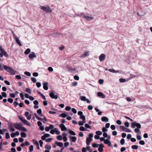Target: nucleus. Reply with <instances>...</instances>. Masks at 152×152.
Masks as SVG:
<instances>
[{
    "mask_svg": "<svg viewBox=\"0 0 152 152\" xmlns=\"http://www.w3.org/2000/svg\"><path fill=\"white\" fill-rule=\"evenodd\" d=\"M3 65L4 66V69L7 72H10L12 75H14L15 74V72L11 67L4 64H3Z\"/></svg>",
    "mask_w": 152,
    "mask_h": 152,
    "instance_id": "obj_1",
    "label": "nucleus"
},
{
    "mask_svg": "<svg viewBox=\"0 0 152 152\" xmlns=\"http://www.w3.org/2000/svg\"><path fill=\"white\" fill-rule=\"evenodd\" d=\"M40 8L43 11L48 12H51L52 11V9L49 6L45 7L41 6Z\"/></svg>",
    "mask_w": 152,
    "mask_h": 152,
    "instance_id": "obj_2",
    "label": "nucleus"
},
{
    "mask_svg": "<svg viewBox=\"0 0 152 152\" xmlns=\"http://www.w3.org/2000/svg\"><path fill=\"white\" fill-rule=\"evenodd\" d=\"M131 127L133 128H134L136 126L137 128L140 129L141 128V125L140 124L137 123L136 122H134L132 123Z\"/></svg>",
    "mask_w": 152,
    "mask_h": 152,
    "instance_id": "obj_3",
    "label": "nucleus"
},
{
    "mask_svg": "<svg viewBox=\"0 0 152 152\" xmlns=\"http://www.w3.org/2000/svg\"><path fill=\"white\" fill-rule=\"evenodd\" d=\"M19 119L23 123L26 125H27L30 126L31 124L26 119L23 118L20 116L18 117Z\"/></svg>",
    "mask_w": 152,
    "mask_h": 152,
    "instance_id": "obj_4",
    "label": "nucleus"
},
{
    "mask_svg": "<svg viewBox=\"0 0 152 152\" xmlns=\"http://www.w3.org/2000/svg\"><path fill=\"white\" fill-rule=\"evenodd\" d=\"M120 129L123 131L126 132H131L132 131L129 129L125 127L124 126H120Z\"/></svg>",
    "mask_w": 152,
    "mask_h": 152,
    "instance_id": "obj_5",
    "label": "nucleus"
},
{
    "mask_svg": "<svg viewBox=\"0 0 152 152\" xmlns=\"http://www.w3.org/2000/svg\"><path fill=\"white\" fill-rule=\"evenodd\" d=\"M14 126L16 129L20 130V128L22 126V124L21 123H15L14 124Z\"/></svg>",
    "mask_w": 152,
    "mask_h": 152,
    "instance_id": "obj_6",
    "label": "nucleus"
},
{
    "mask_svg": "<svg viewBox=\"0 0 152 152\" xmlns=\"http://www.w3.org/2000/svg\"><path fill=\"white\" fill-rule=\"evenodd\" d=\"M50 96L52 99H57V95H55V93L53 91H51L49 94Z\"/></svg>",
    "mask_w": 152,
    "mask_h": 152,
    "instance_id": "obj_7",
    "label": "nucleus"
},
{
    "mask_svg": "<svg viewBox=\"0 0 152 152\" xmlns=\"http://www.w3.org/2000/svg\"><path fill=\"white\" fill-rule=\"evenodd\" d=\"M0 51L5 57H8V55L7 52L2 48L1 46H0Z\"/></svg>",
    "mask_w": 152,
    "mask_h": 152,
    "instance_id": "obj_8",
    "label": "nucleus"
},
{
    "mask_svg": "<svg viewBox=\"0 0 152 152\" xmlns=\"http://www.w3.org/2000/svg\"><path fill=\"white\" fill-rule=\"evenodd\" d=\"M99 58L101 61H104L105 58V55L104 54H102L99 57Z\"/></svg>",
    "mask_w": 152,
    "mask_h": 152,
    "instance_id": "obj_9",
    "label": "nucleus"
},
{
    "mask_svg": "<svg viewBox=\"0 0 152 152\" xmlns=\"http://www.w3.org/2000/svg\"><path fill=\"white\" fill-rule=\"evenodd\" d=\"M99 146L98 148V151L100 152H102L103 151V148L104 147V145L102 144H101L99 145Z\"/></svg>",
    "mask_w": 152,
    "mask_h": 152,
    "instance_id": "obj_10",
    "label": "nucleus"
},
{
    "mask_svg": "<svg viewBox=\"0 0 152 152\" xmlns=\"http://www.w3.org/2000/svg\"><path fill=\"white\" fill-rule=\"evenodd\" d=\"M59 127L61 128V129L62 131H66L67 130V128L63 124H60Z\"/></svg>",
    "mask_w": 152,
    "mask_h": 152,
    "instance_id": "obj_11",
    "label": "nucleus"
},
{
    "mask_svg": "<svg viewBox=\"0 0 152 152\" xmlns=\"http://www.w3.org/2000/svg\"><path fill=\"white\" fill-rule=\"evenodd\" d=\"M58 146H59L60 147H62L61 149V150L60 151V152H62L63 150L64 149V147H63V144L62 142H58ZM59 151L58 150V152H59Z\"/></svg>",
    "mask_w": 152,
    "mask_h": 152,
    "instance_id": "obj_12",
    "label": "nucleus"
},
{
    "mask_svg": "<svg viewBox=\"0 0 152 152\" xmlns=\"http://www.w3.org/2000/svg\"><path fill=\"white\" fill-rule=\"evenodd\" d=\"M104 143L108 145V146H112L111 142L107 139L105 140V141H104Z\"/></svg>",
    "mask_w": 152,
    "mask_h": 152,
    "instance_id": "obj_13",
    "label": "nucleus"
},
{
    "mask_svg": "<svg viewBox=\"0 0 152 152\" xmlns=\"http://www.w3.org/2000/svg\"><path fill=\"white\" fill-rule=\"evenodd\" d=\"M89 52H85L84 53L81 54L80 56V58H83L87 57L89 55Z\"/></svg>",
    "mask_w": 152,
    "mask_h": 152,
    "instance_id": "obj_14",
    "label": "nucleus"
},
{
    "mask_svg": "<svg viewBox=\"0 0 152 152\" xmlns=\"http://www.w3.org/2000/svg\"><path fill=\"white\" fill-rule=\"evenodd\" d=\"M48 82H45L43 84V88L45 90H47L48 89Z\"/></svg>",
    "mask_w": 152,
    "mask_h": 152,
    "instance_id": "obj_15",
    "label": "nucleus"
},
{
    "mask_svg": "<svg viewBox=\"0 0 152 152\" xmlns=\"http://www.w3.org/2000/svg\"><path fill=\"white\" fill-rule=\"evenodd\" d=\"M29 58L30 59H32L34 58H35L36 57V55L34 52H32L31 53H30L28 56Z\"/></svg>",
    "mask_w": 152,
    "mask_h": 152,
    "instance_id": "obj_16",
    "label": "nucleus"
},
{
    "mask_svg": "<svg viewBox=\"0 0 152 152\" xmlns=\"http://www.w3.org/2000/svg\"><path fill=\"white\" fill-rule=\"evenodd\" d=\"M97 95L98 96L101 97L102 98L104 99L105 97V95L102 92L98 93Z\"/></svg>",
    "mask_w": 152,
    "mask_h": 152,
    "instance_id": "obj_17",
    "label": "nucleus"
},
{
    "mask_svg": "<svg viewBox=\"0 0 152 152\" xmlns=\"http://www.w3.org/2000/svg\"><path fill=\"white\" fill-rule=\"evenodd\" d=\"M83 18H86L88 21H90L94 19L93 17H90L88 16H86V15H84L83 16Z\"/></svg>",
    "mask_w": 152,
    "mask_h": 152,
    "instance_id": "obj_18",
    "label": "nucleus"
},
{
    "mask_svg": "<svg viewBox=\"0 0 152 152\" xmlns=\"http://www.w3.org/2000/svg\"><path fill=\"white\" fill-rule=\"evenodd\" d=\"M101 120L103 122H107L109 120L106 117L103 116L101 118Z\"/></svg>",
    "mask_w": 152,
    "mask_h": 152,
    "instance_id": "obj_19",
    "label": "nucleus"
},
{
    "mask_svg": "<svg viewBox=\"0 0 152 152\" xmlns=\"http://www.w3.org/2000/svg\"><path fill=\"white\" fill-rule=\"evenodd\" d=\"M92 139H90L88 138L87 137L86 138V143L87 145H90V143L92 141Z\"/></svg>",
    "mask_w": 152,
    "mask_h": 152,
    "instance_id": "obj_20",
    "label": "nucleus"
},
{
    "mask_svg": "<svg viewBox=\"0 0 152 152\" xmlns=\"http://www.w3.org/2000/svg\"><path fill=\"white\" fill-rule=\"evenodd\" d=\"M50 133L52 134H53L55 133L57 134V128H55L54 129L51 130Z\"/></svg>",
    "mask_w": 152,
    "mask_h": 152,
    "instance_id": "obj_21",
    "label": "nucleus"
},
{
    "mask_svg": "<svg viewBox=\"0 0 152 152\" xmlns=\"http://www.w3.org/2000/svg\"><path fill=\"white\" fill-rule=\"evenodd\" d=\"M15 40L17 42V43L20 46H22V44L19 39L17 37H16L15 38Z\"/></svg>",
    "mask_w": 152,
    "mask_h": 152,
    "instance_id": "obj_22",
    "label": "nucleus"
},
{
    "mask_svg": "<svg viewBox=\"0 0 152 152\" xmlns=\"http://www.w3.org/2000/svg\"><path fill=\"white\" fill-rule=\"evenodd\" d=\"M68 116V115H67L65 113H62L59 115V117L64 118L67 116Z\"/></svg>",
    "mask_w": 152,
    "mask_h": 152,
    "instance_id": "obj_23",
    "label": "nucleus"
},
{
    "mask_svg": "<svg viewBox=\"0 0 152 152\" xmlns=\"http://www.w3.org/2000/svg\"><path fill=\"white\" fill-rule=\"evenodd\" d=\"M108 71L110 72H112L113 73H119V70H118L116 71L113 69H108Z\"/></svg>",
    "mask_w": 152,
    "mask_h": 152,
    "instance_id": "obj_24",
    "label": "nucleus"
},
{
    "mask_svg": "<svg viewBox=\"0 0 152 152\" xmlns=\"http://www.w3.org/2000/svg\"><path fill=\"white\" fill-rule=\"evenodd\" d=\"M38 93L42 97V98L44 100H46V99L45 96L39 91H37Z\"/></svg>",
    "mask_w": 152,
    "mask_h": 152,
    "instance_id": "obj_25",
    "label": "nucleus"
},
{
    "mask_svg": "<svg viewBox=\"0 0 152 152\" xmlns=\"http://www.w3.org/2000/svg\"><path fill=\"white\" fill-rule=\"evenodd\" d=\"M31 52V50L30 48H27L24 52V53L25 55L28 54Z\"/></svg>",
    "mask_w": 152,
    "mask_h": 152,
    "instance_id": "obj_26",
    "label": "nucleus"
},
{
    "mask_svg": "<svg viewBox=\"0 0 152 152\" xmlns=\"http://www.w3.org/2000/svg\"><path fill=\"white\" fill-rule=\"evenodd\" d=\"M68 131L69 133L72 135L75 136L76 135L75 133L71 130H69Z\"/></svg>",
    "mask_w": 152,
    "mask_h": 152,
    "instance_id": "obj_27",
    "label": "nucleus"
},
{
    "mask_svg": "<svg viewBox=\"0 0 152 152\" xmlns=\"http://www.w3.org/2000/svg\"><path fill=\"white\" fill-rule=\"evenodd\" d=\"M72 138L71 139V140H70L71 142H75L77 138L75 136H73V137H72Z\"/></svg>",
    "mask_w": 152,
    "mask_h": 152,
    "instance_id": "obj_28",
    "label": "nucleus"
},
{
    "mask_svg": "<svg viewBox=\"0 0 152 152\" xmlns=\"http://www.w3.org/2000/svg\"><path fill=\"white\" fill-rule=\"evenodd\" d=\"M21 136L22 137L25 138L26 137L27 135L26 133L24 132H22L20 133Z\"/></svg>",
    "mask_w": 152,
    "mask_h": 152,
    "instance_id": "obj_29",
    "label": "nucleus"
},
{
    "mask_svg": "<svg viewBox=\"0 0 152 152\" xmlns=\"http://www.w3.org/2000/svg\"><path fill=\"white\" fill-rule=\"evenodd\" d=\"M20 130L24 132H26L27 131V129L25 127L22 126L20 128Z\"/></svg>",
    "mask_w": 152,
    "mask_h": 152,
    "instance_id": "obj_30",
    "label": "nucleus"
},
{
    "mask_svg": "<svg viewBox=\"0 0 152 152\" xmlns=\"http://www.w3.org/2000/svg\"><path fill=\"white\" fill-rule=\"evenodd\" d=\"M99 144H96L95 143H93L92 145V146L94 148H97L99 146Z\"/></svg>",
    "mask_w": 152,
    "mask_h": 152,
    "instance_id": "obj_31",
    "label": "nucleus"
},
{
    "mask_svg": "<svg viewBox=\"0 0 152 152\" xmlns=\"http://www.w3.org/2000/svg\"><path fill=\"white\" fill-rule=\"evenodd\" d=\"M80 99L81 100L84 101H85L86 100V96H81L80 97Z\"/></svg>",
    "mask_w": 152,
    "mask_h": 152,
    "instance_id": "obj_32",
    "label": "nucleus"
},
{
    "mask_svg": "<svg viewBox=\"0 0 152 152\" xmlns=\"http://www.w3.org/2000/svg\"><path fill=\"white\" fill-rule=\"evenodd\" d=\"M80 130L81 131H84L87 130V129L85 128L83 126H81L80 128Z\"/></svg>",
    "mask_w": 152,
    "mask_h": 152,
    "instance_id": "obj_33",
    "label": "nucleus"
},
{
    "mask_svg": "<svg viewBox=\"0 0 152 152\" xmlns=\"http://www.w3.org/2000/svg\"><path fill=\"white\" fill-rule=\"evenodd\" d=\"M34 147L33 145H31L29 147V152H32L33 150Z\"/></svg>",
    "mask_w": 152,
    "mask_h": 152,
    "instance_id": "obj_34",
    "label": "nucleus"
},
{
    "mask_svg": "<svg viewBox=\"0 0 152 152\" xmlns=\"http://www.w3.org/2000/svg\"><path fill=\"white\" fill-rule=\"evenodd\" d=\"M132 148L133 149H137L138 148V146L137 145H134L132 146Z\"/></svg>",
    "mask_w": 152,
    "mask_h": 152,
    "instance_id": "obj_35",
    "label": "nucleus"
},
{
    "mask_svg": "<svg viewBox=\"0 0 152 152\" xmlns=\"http://www.w3.org/2000/svg\"><path fill=\"white\" fill-rule=\"evenodd\" d=\"M5 135V138L6 139H8L10 138V137L9 133L6 132Z\"/></svg>",
    "mask_w": 152,
    "mask_h": 152,
    "instance_id": "obj_36",
    "label": "nucleus"
},
{
    "mask_svg": "<svg viewBox=\"0 0 152 152\" xmlns=\"http://www.w3.org/2000/svg\"><path fill=\"white\" fill-rule=\"evenodd\" d=\"M85 126L87 128H89V129H91V127L87 124H86L85 125Z\"/></svg>",
    "mask_w": 152,
    "mask_h": 152,
    "instance_id": "obj_37",
    "label": "nucleus"
},
{
    "mask_svg": "<svg viewBox=\"0 0 152 152\" xmlns=\"http://www.w3.org/2000/svg\"><path fill=\"white\" fill-rule=\"evenodd\" d=\"M51 146L50 145H46L45 146V148L48 150H50L51 149Z\"/></svg>",
    "mask_w": 152,
    "mask_h": 152,
    "instance_id": "obj_38",
    "label": "nucleus"
},
{
    "mask_svg": "<svg viewBox=\"0 0 152 152\" xmlns=\"http://www.w3.org/2000/svg\"><path fill=\"white\" fill-rule=\"evenodd\" d=\"M96 133L97 135H100L102 134V132L100 131H97L96 132Z\"/></svg>",
    "mask_w": 152,
    "mask_h": 152,
    "instance_id": "obj_39",
    "label": "nucleus"
},
{
    "mask_svg": "<svg viewBox=\"0 0 152 152\" xmlns=\"http://www.w3.org/2000/svg\"><path fill=\"white\" fill-rule=\"evenodd\" d=\"M26 91L29 93V94H31V89L28 88H26Z\"/></svg>",
    "mask_w": 152,
    "mask_h": 152,
    "instance_id": "obj_40",
    "label": "nucleus"
},
{
    "mask_svg": "<svg viewBox=\"0 0 152 152\" xmlns=\"http://www.w3.org/2000/svg\"><path fill=\"white\" fill-rule=\"evenodd\" d=\"M84 15H85L84 13L83 12H82V13H80V14H78L77 15L78 16H79L80 17H81L83 18V16Z\"/></svg>",
    "mask_w": 152,
    "mask_h": 152,
    "instance_id": "obj_41",
    "label": "nucleus"
},
{
    "mask_svg": "<svg viewBox=\"0 0 152 152\" xmlns=\"http://www.w3.org/2000/svg\"><path fill=\"white\" fill-rule=\"evenodd\" d=\"M24 73L25 75L28 76H30L31 75V73L29 72H28L26 71L24 72Z\"/></svg>",
    "mask_w": 152,
    "mask_h": 152,
    "instance_id": "obj_42",
    "label": "nucleus"
},
{
    "mask_svg": "<svg viewBox=\"0 0 152 152\" xmlns=\"http://www.w3.org/2000/svg\"><path fill=\"white\" fill-rule=\"evenodd\" d=\"M139 143L140 145H143L145 144V142L143 140H141L139 141Z\"/></svg>",
    "mask_w": 152,
    "mask_h": 152,
    "instance_id": "obj_43",
    "label": "nucleus"
},
{
    "mask_svg": "<svg viewBox=\"0 0 152 152\" xmlns=\"http://www.w3.org/2000/svg\"><path fill=\"white\" fill-rule=\"evenodd\" d=\"M31 80L34 83H35L37 82L36 79L34 77H31Z\"/></svg>",
    "mask_w": 152,
    "mask_h": 152,
    "instance_id": "obj_44",
    "label": "nucleus"
},
{
    "mask_svg": "<svg viewBox=\"0 0 152 152\" xmlns=\"http://www.w3.org/2000/svg\"><path fill=\"white\" fill-rule=\"evenodd\" d=\"M125 143V140L124 139H122L120 141V143L121 145H123Z\"/></svg>",
    "mask_w": 152,
    "mask_h": 152,
    "instance_id": "obj_45",
    "label": "nucleus"
},
{
    "mask_svg": "<svg viewBox=\"0 0 152 152\" xmlns=\"http://www.w3.org/2000/svg\"><path fill=\"white\" fill-rule=\"evenodd\" d=\"M13 101V99L11 98H9L8 99V101L11 103H12Z\"/></svg>",
    "mask_w": 152,
    "mask_h": 152,
    "instance_id": "obj_46",
    "label": "nucleus"
},
{
    "mask_svg": "<svg viewBox=\"0 0 152 152\" xmlns=\"http://www.w3.org/2000/svg\"><path fill=\"white\" fill-rule=\"evenodd\" d=\"M63 139L62 136L61 135H58V140H61Z\"/></svg>",
    "mask_w": 152,
    "mask_h": 152,
    "instance_id": "obj_47",
    "label": "nucleus"
},
{
    "mask_svg": "<svg viewBox=\"0 0 152 152\" xmlns=\"http://www.w3.org/2000/svg\"><path fill=\"white\" fill-rule=\"evenodd\" d=\"M1 94L3 97H6L7 96V94L5 92H2L1 93Z\"/></svg>",
    "mask_w": 152,
    "mask_h": 152,
    "instance_id": "obj_48",
    "label": "nucleus"
},
{
    "mask_svg": "<svg viewBox=\"0 0 152 152\" xmlns=\"http://www.w3.org/2000/svg\"><path fill=\"white\" fill-rule=\"evenodd\" d=\"M119 81L121 83H124L126 81V80L125 79L120 78L119 79Z\"/></svg>",
    "mask_w": 152,
    "mask_h": 152,
    "instance_id": "obj_49",
    "label": "nucleus"
},
{
    "mask_svg": "<svg viewBox=\"0 0 152 152\" xmlns=\"http://www.w3.org/2000/svg\"><path fill=\"white\" fill-rule=\"evenodd\" d=\"M80 119H82V120H86L85 116L83 115L80 116Z\"/></svg>",
    "mask_w": 152,
    "mask_h": 152,
    "instance_id": "obj_50",
    "label": "nucleus"
},
{
    "mask_svg": "<svg viewBox=\"0 0 152 152\" xmlns=\"http://www.w3.org/2000/svg\"><path fill=\"white\" fill-rule=\"evenodd\" d=\"M102 130L104 133L107 131V130L106 129V127H104L102 128Z\"/></svg>",
    "mask_w": 152,
    "mask_h": 152,
    "instance_id": "obj_51",
    "label": "nucleus"
},
{
    "mask_svg": "<svg viewBox=\"0 0 152 152\" xmlns=\"http://www.w3.org/2000/svg\"><path fill=\"white\" fill-rule=\"evenodd\" d=\"M9 129L11 132H13L15 131V129L12 127H9Z\"/></svg>",
    "mask_w": 152,
    "mask_h": 152,
    "instance_id": "obj_52",
    "label": "nucleus"
},
{
    "mask_svg": "<svg viewBox=\"0 0 152 152\" xmlns=\"http://www.w3.org/2000/svg\"><path fill=\"white\" fill-rule=\"evenodd\" d=\"M52 138H49L46 139L45 141H46V142H50L52 140Z\"/></svg>",
    "mask_w": 152,
    "mask_h": 152,
    "instance_id": "obj_53",
    "label": "nucleus"
},
{
    "mask_svg": "<svg viewBox=\"0 0 152 152\" xmlns=\"http://www.w3.org/2000/svg\"><path fill=\"white\" fill-rule=\"evenodd\" d=\"M71 109V107L70 106H68L66 107L65 108V110L66 111H69Z\"/></svg>",
    "mask_w": 152,
    "mask_h": 152,
    "instance_id": "obj_54",
    "label": "nucleus"
},
{
    "mask_svg": "<svg viewBox=\"0 0 152 152\" xmlns=\"http://www.w3.org/2000/svg\"><path fill=\"white\" fill-rule=\"evenodd\" d=\"M134 131L136 133H138L140 131V129L137 128H135L134 130Z\"/></svg>",
    "mask_w": 152,
    "mask_h": 152,
    "instance_id": "obj_55",
    "label": "nucleus"
},
{
    "mask_svg": "<svg viewBox=\"0 0 152 152\" xmlns=\"http://www.w3.org/2000/svg\"><path fill=\"white\" fill-rule=\"evenodd\" d=\"M32 116V115L31 114H30L28 115L26 117L27 119L28 120H30L31 119V118Z\"/></svg>",
    "mask_w": 152,
    "mask_h": 152,
    "instance_id": "obj_56",
    "label": "nucleus"
},
{
    "mask_svg": "<svg viewBox=\"0 0 152 152\" xmlns=\"http://www.w3.org/2000/svg\"><path fill=\"white\" fill-rule=\"evenodd\" d=\"M20 96L21 99L22 100L24 99V95L23 93H20Z\"/></svg>",
    "mask_w": 152,
    "mask_h": 152,
    "instance_id": "obj_57",
    "label": "nucleus"
},
{
    "mask_svg": "<svg viewBox=\"0 0 152 152\" xmlns=\"http://www.w3.org/2000/svg\"><path fill=\"white\" fill-rule=\"evenodd\" d=\"M72 111L74 114H76L77 113V110H76V109L75 108H72Z\"/></svg>",
    "mask_w": 152,
    "mask_h": 152,
    "instance_id": "obj_58",
    "label": "nucleus"
},
{
    "mask_svg": "<svg viewBox=\"0 0 152 152\" xmlns=\"http://www.w3.org/2000/svg\"><path fill=\"white\" fill-rule=\"evenodd\" d=\"M15 77L18 80H20L21 79V77L20 75H16L15 76Z\"/></svg>",
    "mask_w": 152,
    "mask_h": 152,
    "instance_id": "obj_59",
    "label": "nucleus"
},
{
    "mask_svg": "<svg viewBox=\"0 0 152 152\" xmlns=\"http://www.w3.org/2000/svg\"><path fill=\"white\" fill-rule=\"evenodd\" d=\"M14 106L16 107L17 105H18L19 103L16 101L14 102L13 103Z\"/></svg>",
    "mask_w": 152,
    "mask_h": 152,
    "instance_id": "obj_60",
    "label": "nucleus"
},
{
    "mask_svg": "<svg viewBox=\"0 0 152 152\" xmlns=\"http://www.w3.org/2000/svg\"><path fill=\"white\" fill-rule=\"evenodd\" d=\"M36 86L38 88H39L41 86V83L40 82H37L36 83Z\"/></svg>",
    "mask_w": 152,
    "mask_h": 152,
    "instance_id": "obj_61",
    "label": "nucleus"
},
{
    "mask_svg": "<svg viewBox=\"0 0 152 152\" xmlns=\"http://www.w3.org/2000/svg\"><path fill=\"white\" fill-rule=\"evenodd\" d=\"M34 104L35 105H37L39 104V102L37 100H34L33 102Z\"/></svg>",
    "mask_w": 152,
    "mask_h": 152,
    "instance_id": "obj_62",
    "label": "nucleus"
},
{
    "mask_svg": "<svg viewBox=\"0 0 152 152\" xmlns=\"http://www.w3.org/2000/svg\"><path fill=\"white\" fill-rule=\"evenodd\" d=\"M110 128L112 130H114L115 129V127L114 125H112L110 126Z\"/></svg>",
    "mask_w": 152,
    "mask_h": 152,
    "instance_id": "obj_63",
    "label": "nucleus"
},
{
    "mask_svg": "<svg viewBox=\"0 0 152 152\" xmlns=\"http://www.w3.org/2000/svg\"><path fill=\"white\" fill-rule=\"evenodd\" d=\"M141 137L140 135H137V138L138 140H140L141 139Z\"/></svg>",
    "mask_w": 152,
    "mask_h": 152,
    "instance_id": "obj_64",
    "label": "nucleus"
}]
</instances>
